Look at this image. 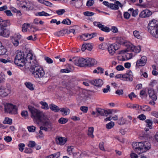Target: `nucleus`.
Wrapping results in <instances>:
<instances>
[{"instance_id":"obj_13","label":"nucleus","mask_w":158,"mask_h":158,"mask_svg":"<svg viewBox=\"0 0 158 158\" xmlns=\"http://www.w3.org/2000/svg\"><path fill=\"white\" fill-rule=\"evenodd\" d=\"M94 25L95 26H97L101 29L102 31L106 32H109L110 30L108 27H105L100 22H94L93 23Z\"/></svg>"},{"instance_id":"obj_2","label":"nucleus","mask_w":158,"mask_h":158,"mask_svg":"<svg viewBox=\"0 0 158 158\" xmlns=\"http://www.w3.org/2000/svg\"><path fill=\"white\" fill-rule=\"evenodd\" d=\"M28 108L31 113V117L34 120L40 122L47 119V117L42 112L34 107L29 106Z\"/></svg>"},{"instance_id":"obj_30","label":"nucleus","mask_w":158,"mask_h":158,"mask_svg":"<svg viewBox=\"0 0 158 158\" xmlns=\"http://www.w3.org/2000/svg\"><path fill=\"white\" fill-rule=\"evenodd\" d=\"M60 110L62 112L64 113V114L65 115H68L70 113V110L68 108H61L60 109Z\"/></svg>"},{"instance_id":"obj_44","label":"nucleus","mask_w":158,"mask_h":158,"mask_svg":"<svg viewBox=\"0 0 158 158\" xmlns=\"http://www.w3.org/2000/svg\"><path fill=\"white\" fill-rule=\"evenodd\" d=\"M62 23L64 24L70 25L71 23V22L69 19H64L62 21Z\"/></svg>"},{"instance_id":"obj_23","label":"nucleus","mask_w":158,"mask_h":158,"mask_svg":"<svg viewBox=\"0 0 158 158\" xmlns=\"http://www.w3.org/2000/svg\"><path fill=\"white\" fill-rule=\"evenodd\" d=\"M92 49V46L91 44L89 43H88L86 44H83L81 48V50L83 52L85 51V50H87L89 51L91 50Z\"/></svg>"},{"instance_id":"obj_62","label":"nucleus","mask_w":158,"mask_h":158,"mask_svg":"<svg viewBox=\"0 0 158 158\" xmlns=\"http://www.w3.org/2000/svg\"><path fill=\"white\" fill-rule=\"evenodd\" d=\"M94 3V1L93 0H89L87 2L86 5L88 6H91L93 5Z\"/></svg>"},{"instance_id":"obj_35","label":"nucleus","mask_w":158,"mask_h":158,"mask_svg":"<svg viewBox=\"0 0 158 158\" xmlns=\"http://www.w3.org/2000/svg\"><path fill=\"white\" fill-rule=\"evenodd\" d=\"M104 69L101 67H98L97 69L94 70V73H103Z\"/></svg>"},{"instance_id":"obj_42","label":"nucleus","mask_w":158,"mask_h":158,"mask_svg":"<svg viewBox=\"0 0 158 158\" xmlns=\"http://www.w3.org/2000/svg\"><path fill=\"white\" fill-rule=\"evenodd\" d=\"M133 34L135 37L137 38L138 39H139L141 38V36L140 35V33L139 32L137 31H135L133 32Z\"/></svg>"},{"instance_id":"obj_21","label":"nucleus","mask_w":158,"mask_h":158,"mask_svg":"<svg viewBox=\"0 0 158 158\" xmlns=\"http://www.w3.org/2000/svg\"><path fill=\"white\" fill-rule=\"evenodd\" d=\"M97 34L96 33H93L91 34H85L82 35L81 36V39H83L84 37L87 38V39L84 40H86L96 36L97 35Z\"/></svg>"},{"instance_id":"obj_45","label":"nucleus","mask_w":158,"mask_h":158,"mask_svg":"<svg viewBox=\"0 0 158 158\" xmlns=\"http://www.w3.org/2000/svg\"><path fill=\"white\" fill-rule=\"evenodd\" d=\"M73 149L74 147L73 146H69L68 147L67 151L69 155H71L73 154L72 152Z\"/></svg>"},{"instance_id":"obj_7","label":"nucleus","mask_w":158,"mask_h":158,"mask_svg":"<svg viewBox=\"0 0 158 158\" xmlns=\"http://www.w3.org/2000/svg\"><path fill=\"white\" fill-rule=\"evenodd\" d=\"M113 40H115L116 42L113 44L110 45L108 48V50L109 53L111 55H113L115 53V52L118 49V39L117 37H114Z\"/></svg>"},{"instance_id":"obj_24","label":"nucleus","mask_w":158,"mask_h":158,"mask_svg":"<svg viewBox=\"0 0 158 158\" xmlns=\"http://www.w3.org/2000/svg\"><path fill=\"white\" fill-rule=\"evenodd\" d=\"M49 108L52 111L55 112H58L60 110V109L58 106L53 104L50 105Z\"/></svg>"},{"instance_id":"obj_31","label":"nucleus","mask_w":158,"mask_h":158,"mask_svg":"<svg viewBox=\"0 0 158 158\" xmlns=\"http://www.w3.org/2000/svg\"><path fill=\"white\" fill-rule=\"evenodd\" d=\"M140 109L143 111H149L151 110V108L147 105L140 106Z\"/></svg>"},{"instance_id":"obj_37","label":"nucleus","mask_w":158,"mask_h":158,"mask_svg":"<svg viewBox=\"0 0 158 158\" xmlns=\"http://www.w3.org/2000/svg\"><path fill=\"white\" fill-rule=\"evenodd\" d=\"M35 15L39 16H47L50 15L49 14L44 11L38 12Z\"/></svg>"},{"instance_id":"obj_55","label":"nucleus","mask_w":158,"mask_h":158,"mask_svg":"<svg viewBox=\"0 0 158 158\" xmlns=\"http://www.w3.org/2000/svg\"><path fill=\"white\" fill-rule=\"evenodd\" d=\"M44 59L46 62L48 64H52L53 62V60L48 57H45Z\"/></svg>"},{"instance_id":"obj_5","label":"nucleus","mask_w":158,"mask_h":158,"mask_svg":"<svg viewBox=\"0 0 158 158\" xmlns=\"http://www.w3.org/2000/svg\"><path fill=\"white\" fill-rule=\"evenodd\" d=\"M127 49L119 51V54L123 53H125L128 51L134 52L135 53L139 52L141 51V47L140 46L136 47L134 46L132 44L130 45Z\"/></svg>"},{"instance_id":"obj_64","label":"nucleus","mask_w":158,"mask_h":158,"mask_svg":"<svg viewBox=\"0 0 158 158\" xmlns=\"http://www.w3.org/2000/svg\"><path fill=\"white\" fill-rule=\"evenodd\" d=\"M32 152V150L30 148H26L24 150V152L27 153H31Z\"/></svg>"},{"instance_id":"obj_33","label":"nucleus","mask_w":158,"mask_h":158,"mask_svg":"<svg viewBox=\"0 0 158 158\" xmlns=\"http://www.w3.org/2000/svg\"><path fill=\"white\" fill-rule=\"evenodd\" d=\"M94 131V128L93 127H90L89 128L88 135L89 136L92 138H93L94 136L93 134Z\"/></svg>"},{"instance_id":"obj_25","label":"nucleus","mask_w":158,"mask_h":158,"mask_svg":"<svg viewBox=\"0 0 158 158\" xmlns=\"http://www.w3.org/2000/svg\"><path fill=\"white\" fill-rule=\"evenodd\" d=\"M10 34V31L7 29L4 28L1 35L4 37H7L9 36Z\"/></svg>"},{"instance_id":"obj_49","label":"nucleus","mask_w":158,"mask_h":158,"mask_svg":"<svg viewBox=\"0 0 158 158\" xmlns=\"http://www.w3.org/2000/svg\"><path fill=\"white\" fill-rule=\"evenodd\" d=\"M65 11L64 9H60L56 11V13L58 15H61L65 12Z\"/></svg>"},{"instance_id":"obj_56","label":"nucleus","mask_w":158,"mask_h":158,"mask_svg":"<svg viewBox=\"0 0 158 158\" xmlns=\"http://www.w3.org/2000/svg\"><path fill=\"white\" fill-rule=\"evenodd\" d=\"M40 122H42L44 123V125L45 127H47L48 124L50 123V122L48 121V118H47V119L45 120H44L43 121H40Z\"/></svg>"},{"instance_id":"obj_48","label":"nucleus","mask_w":158,"mask_h":158,"mask_svg":"<svg viewBox=\"0 0 158 158\" xmlns=\"http://www.w3.org/2000/svg\"><path fill=\"white\" fill-rule=\"evenodd\" d=\"M35 127L33 126H28L27 128L30 132H34L35 130Z\"/></svg>"},{"instance_id":"obj_16","label":"nucleus","mask_w":158,"mask_h":158,"mask_svg":"<svg viewBox=\"0 0 158 158\" xmlns=\"http://www.w3.org/2000/svg\"><path fill=\"white\" fill-rule=\"evenodd\" d=\"M55 139L56 143L60 145H64L67 141L65 138L62 137L56 136Z\"/></svg>"},{"instance_id":"obj_3","label":"nucleus","mask_w":158,"mask_h":158,"mask_svg":"<svg viewBox=\"0 0 158 158\" xmlns=\"http://www.w3.org/2000/svg\"><path fill=\"white\" fill-rule=\"evenodd\" d=\"M25 56L23 52H19L17 53L14 61L15 64L20 67H23L25 64L27 65L25 63Z\"/></svg>"},{"instance_id":"obj_34","label":"nucleus","mask_w":158,"mask_h":158,"mask_svg":"<svg viewBox=\"0 0 158 158\" xmlns=\"http://www.w3.org/2000/svg\"><path fill=\"white\" fill-rule=\"evenodd\" d=\"M25 84L26 87L31 90H33L34 89V88L33 84L30 82H26Z\"/></svg>"},{"instance_id":"obj_28","label":"nucleus","mask_w":158,"mask_h":158,"mask_svg":"<svg viewBox=\"0 0 158 158\" xmlns=\"http://www.w3.org/2000/svg\"><path fill=\"white\" fill-rule=\"evenodd\" d=\"M40 103L42 105L41 108L44 110H47L49 108L48 104L45 102L41 101Z\"/></svg>"},{"instance_id":"obj_61","label":"nucleus","mask_w":158,"mask_h":158,"mask_svg":"<svg viewBox=\"0 0 158 158\" xmlns=\"http://www.w3.org/2000/svg\"><path fill=\"white\" fill-rule=\"evenodd\" d=\"M88 108L85 106H82L80 107V110L83 112L86 113L88 111Z\"/></svg>"},{"instance_id":"obj_22","label":"nucleus","mask_w":158,"mask_h":158,"mask_svg":"<svg viewBox=\"0 0 158 158\" xmlns=\"http://www.w3.org/2000/svg\"><path fill=\"white\" fill-rule=\"evenodd\" d=\"M91 83L94 85L99 87L101 86L103 83L102 80L100 79L92 81Z\"/></svg>"},{"instance_id":"obj_27","label":"nucleus","mask_w":158,"mask_h":158,"mask_svg":"<svg viewBox=\"0 0 158 158\" xmlns=\"http://www.w3.org/2000/svg\"><path fill=\"white\" fill-rule=\"evenodd\" d=\"M60 156V153L59 152H57L56 153L50 155L45 158H58Z\"/></svg>"},{"instance_id":"obj_36","label":"nucleus","mask_w":158,"mask_h":158,"mask_svg":"<svg viewBox=\"0 0 158 158\" xmlns=\"http://www.w3.org/2000/svg\"><path fill=\"white\" fill-rule=\"evenodd\" d=\"M7 21L3 20L0 17V26L3 27H6L7 25Z\"/></svg>"},{"instance_id":"obj_1","label":"nucleus","mask_w":158,"mask_h":158,"mask_svg":"<svg viewBox=\"0 0 158 158\" xmlns=\"http://www.w3.org/2000/svg\"><path fill=\"white\" fill-rule=\"evenodd\" d=\"M32 56H31L28 58L30 61L28 63L29 68L30 66V68L32 70V74L34 77L36 78H41L43 77L45 74L43 68L39 65L37 61L35 59H32Z\"/></svg>"},{"instance_id":"obj_18","label":"nucleus","mask_w":158,"mask_h":158,"mask_svg":"<svg viewBox=\"0 0 158 158\" xmlns=\"http://www.w3.org/2000/svg\"><path fill=\"white\" fill-rule=\"evenodd\" d=\"M146 62V57L143 56L141 57L140 59L138 60L136 62L137 66H142L145 65Z\"/></svg>"},{"instance_id":"obj_43","label":"nucleus","mask_w":158,"mask_h":158,"mask_svg":"<svg viewBox=\"0 0 158 158\" xmlns=\"http://www.w3.org/2000/svg\"><path fill=\"white\" fill-rule=\"evenodd\" d=\"M0 88H1V90H0V92L2 93V94H0V95L4 96H7L8 95V93L6 92V90H8V89H4L2 88V86H0Z\"/></svg>"},{"instance_id":"obj_6","label":"nucleus","mask_w":158,"mask_h":158,"mask_svg":"<svg viewBox=\"0 0 158 158\" xmlns=\"http://www.w3.org/2000/svg\"><path fill=\"white\" fill-rule=\"evenodd\" d=\"M69 61H72L75 64L78 66L83 67L85 65V59L82 58L74 57L70 58Z\"/></svg>"},{"instance_id":"obj_14","label":"nucleus","mask_w":158,"mask_h":158,"mask_svg":"<svg viewBox=\"0 0 158 158\" xmlns=\"http://www.w3.org/2000/svg\"><path fill=\"white\" fill-rule=\"evenodd\" d=\"M147 89L150 98H151L153 101H156L157 98L154 89L151 88H149Z\"/></svg>"},{"instance_id":"obj_41","label":"nucleus","mask_w":158,"mask_h":158,"mask_svg":"<svg viewBox=\"0 0 158 158\" xmlns=\"http://www.w3.org/2000/svg\"><path fill=\"white\" fill-rule=\"evenodd\" d=\"M36 145L35 143L33 141H30L28 142L27 144V146L29 148H33Z\"/></svg>"},{"instance_id":"obj_46","label":"nucleus","mask_w":158,"mask_h":158,"mask_svg":"<svg viewBox=\"0 0 158 158\" xmlns=\"http://www.w3.org/2000/svg\"><path fill=\"white\" fill-rule=\"evenodd\" d=\"M114 125V123L112 121L110 122L106 125V128L108 129L111 128Z\"/></svg>"},{"instance_id":"obj_9","label":"nucleus","mask_w":158,"mask_h":158,"mask_svg":"<svg viewBox=\"0 0 158 158\" xmlns=\"http://www.w3.org/2000/svg\"><path fill=\"white\" fill-rule=\"evenodd\" d=\"M142 142L133 143L132 146L134 151L140 154L143 153V149L142 148Z\"/></svg>"},{"instance_id":"obj_52","label":"nucleus","mask_w":158,"mask_h":158,"mask_svg":"<svg viewBox=\"0 0 158 158\" xmlns=\"http://www.w3.org/2000/svg\"><path fill=\"white\" fill-rule=\"evenodd\" d=\"M19 150L21 152H23L25 146L23 143H20L19 144Z\"/></svg>"},{"instance_id":"obj_12","label":"nucleus","mask_w":158,"mask_h":158,"mask_svg":"<svg viewBox=\"0 0 158 158\" xmlns=\"http://www.w3.org/2000/svg\"><path fill=\"white\" fill-rule=\"evenodd\" d=\"M132 73V72L130 71L129 74L126 73L124 75L119 74V78L124 81H132L133 80Z\"/></svg>"},{"instance_id":"obj_57","label":"nucleus","mask_w":158,"mask_h":158,"mask_svg":"<svg viewBox=\"0 0 158 158\" xmlns=\"http://www.w3.org/2000/svg\"><path fill=\"white\" fill-rule=\"evenodd\" d=\"M138 118H139L140 120H144L146 119V117L144 114H142L139 115L138 116Z\"/></svg>"},{"instance_id":"obj_20","label":"nucleus","mask_w":158,"mask_h":158,"mask_svg":"<svg viewBox=\"0 0 158 158\" xmlns=\"http://www.w3.org/2000/svg\"><path fill=\"white\" fill-rule=\"evenodd\" d=\"M119 44L127 47V48L130 45H131V43L126 40L125 38L120 37L119 39Z\"/></svg>"},{"instance_id":"obj_60","label":"nucleus","mask_w":158,"mask_h":158,"mask_svg":"<svg viewBox=\"0 0 158 158\" xmlns=\"http://www.w3.org/2000/svg\"><path fill=\"white\" fill-rule=\"evenodd\" d=\"M130 12H125L124 14V17L126 19H129L130 17Z\"/></svg>"},{"instance_id":"obj_19","label":"nucleus","mask_w":158,"mask_h":158,"mask_svg":"<svg viewBox=\"0 0 158 158\" xmlns=\"http://www.w3.org/2000/svg\"><path fill=\"white\" fill-rule=\"evenodd\" d=\"M151 144L149 142L145 141L142 143V148L143 149V152L149 150L151 148Z\"/></svg>"},{"instance_id":"obj_54","label":"nucleus","mask_w":158,"mask_h":158,"mask_svg":"<svg viewBox=\"0 0 158 158\" xmlns=\"http://www.w3.org/2000/svg\"><path fill=\"white\" fill-rule=\"evenodd\" d=\"M12 42L13 45L15 46L16 47L18 45L19 42L18 40L15 38H14L12 40Z\"/></svg>"},{"instance_id":"obj_11","label":"nucleus","mask_w":158,"mask_h":158,"mask_svg":"<svg viewBox=\"0 0 158 158\" xmlns=\"http://www.w3.org/2000/svg\"><path fill=\"white\" fill-rule=\"evenodd\" d=\"M20 5L21 7L23 8H26L27 10H31L33 9V4L31 2L29 1H24L22 2H21Z\"/></svg>"},{"instance_id":"obj_38","label":"nucleus","mask_w":158,"mask_h":158,"mask_svg":"<svg viewBox=\"0 0 158 158\" xmlns=\"http://www.w3.org/2000/svg\"><path fill=\"white\" fill-rule=\"evenodd\" d=\"M3 123L5 124H11L12 123V120L6 117Z\"/></svg>"},{"instance_id":"obj_58","label":"nucleus","mask_w":158,"mask_h":158,"mask_svg":"<svg viewBox=\"0 0 158 158\" xmlns=\"http://www.w3.org/2000/svg\"><path fill=\"white\" fill-rule=\"evenodd\" d=\"M110 91V86L109 85L106 86V88H104L103 89V91L105 93H107L108 91Z\"/></svg>"},{"instance_id":"obj_53","label":"nucleus","mask_w":158,"mask_h":158,"mask_svg":"<svg viewBox=\"0 0 158 158\" xmlns=\"http://www.w3.org/2000/svg\"><path fill=\"white\" fill-rule=\"evenodd\" d=\"M83 14L87 16H91L93 15L94 14V13L89 11L84 12Z\"/></svg>"},{"instance_id":"obj_40","label":"nucleus","mask_w":158,"mask_h":158,"mask_svg":"<svg viewBox=\"0 0 158 158\" xmlns=\"http://www.w3.org/2000/svg\"><path fill=\"white\" fill-rule=\"evenodd\" d=\"M145 122L147 124V127H149V128H151L152 124V121L149 119H147L145 121Z\"/></svg>"},{"instance_id":"obj_50","label":"nucleus","mask_w":158,"mask_h":158,"mask_svg":"<svg viewBox=\"0 0 158 158\" xmlns=\"http://www.w3.org/2000/svg\"><path fill=\"white\" fill-rule=\"evenodd\" d=\"M21 115L23 117L25 118L27 117L28 116V112L26 110L23 111L21 113Z\"/></svg>"},{"instance_id":"obj_15","label":"nucleus","mask_w":158,"mask_h":158,"mask_svg":"<svg viewBox=\"0 0 158 158\" xmlns=\"http://www.w3.org/2000/svg\"><path fill=\"white\" fill-rule=\"evenodd\" d=\"M97 61L92 58H86L85 59V65L92 66L96 64Z\"/></svg>"},{"instance_id":"obj_17","label":"nucleus","mask_w":158,"mask_h":158,"mask_svg":"<svg viewBox=\"0 0 158 158\" xmlns=\"http://www.w3.org/2000/svg\"><path fill=\"white\" fill-rule=\"evenodd\" d=\"M152 14V12L148 9L144 10L141 11L139 15L140 17L145 18L148 17Z\"/></svg>"},{"instance_id":"obj_59","label":"nucleus","mask_w":158,"mask_h":158,"mask_svg":"<svg viewBox=\"0 0 158 158\" xmlns=\"http://www.w3.org/2000/svg\"><path fill=\"white\" fill-rule=\"evenodd\" d=\"M146 89H144L143 90H141L140 92V95H144L145 96H147V94L146 93Z\"/></svg>"},{"instance_id":"obj_39","label":"nucleus","mask_w":158,"mask_h":158,"mask_svg":"<svg viewBox=\"0 0 158 158\" xmlns=\"http://www.w3.org/2000/svg\"><path fill=\"white\" fill-rule=\"evenodd\" d=\"M68 121L67 118H61L58 120V122L59 123L61 124H64L66 123Z\"/></svg>"},{"instance_id":"obj_32","label":"nucleus","mask_w":158,"mask_h":158,"mask_svg":"<svg viewBox=\"0 0 158 158\" xmlns=\"http://www.w3.org/2000/svg\"><path fill=\"white\" fill-rule=\"evenodd\" d=\"M116 3L117 5L110 3L109 7H110L111 9L113 10H116L118 9V1H117Z\"/></svg>"},{"instance_id":"obj_29","label":"nucleus","mask_w":158,"mask_h":158,"mask_svg":"<svg viewBox=\"0 0 158 158\" xmlns=\"http://www.w3.org/2000/svg\"><path fill=\"white\" fill-rule=\"evenodd\" d=\"M30 26V24L28 23H24L22 27V30L23 32H25L27 31V30Z\"/></svg>"},{"instance_id":"obj_63","label":"nucleus","mask_w":158,"mask_h":158,"mask_svg":"<svg viewBox=\"0 0 158 158\" xmlns=\"http://www.w3.org/2000/svg\"><path fill=\"white\" fill-rule=\"evenodd\" d=\"M11 60L9 59L6 60L4 59H0V61L5 64L7 62H11Z\"/></svg>"},{"instance_id":"obj_47","label":"nucleus","mask_w":158,"mask_h":158,"mask_svg":"<svg viewBox=\"0 0 158 158\" xmlns=\"http://www.w3.org/2000/svg\"><path fill=\"white\" fill-rule=\"evenodd\" d=\"M6 52V50L2 45L1 47H0V55H3Z\"/></svg>"},{"instance_id":"obj_51","label":"nucleus","mask_w":158,"mask_h":158,"mask_svg":"<svg viewBox=\"0 0 158 158\" xmlns=\"http://www.w3.org/2000/svg\"><path fill=\"white\" fill-rule=\"evenodd\" d=\"M133 54L131 53H127L125 55V57L127 60L131 59L133 57Z\"/></svg>"},{"instance_id":"obj_10","label":"nucleus","mask_w":158,"mask_h":158,"mask_svg":"<svg viewBox=\"0 0 158 158\" xmlns=\"http://www.w3.org/2000/svg\"><path fill=\"white\" fill-rule=\"evenodd\" d=\"M96 109L97 112L99 115L104 116H107L108 114H112L114 111L110 110H106L99 108H96Z\"/></svg>"},{"instance_id":"obj_8","label":"nucleus","mask_w":158,"mask_h":158,"mask_svg":"<svg viewBox=\"0 0 158 158\" xmlns=\"http://www.w3.org/2000/svg\"><path fill=\"white\" fill-rule=\"evenodd\" d=\"M5 110L7 112L11 114L17 113V108L15 105L12 104H7L5 106Z\"/></svg>"},{"instance_id":"obj_26","label":"nucleus","mask_w":158,"mask_h":158,"mask_svg":"<svg viewBox=\"0 0 158 158\" xmlns=\"http://www.w3.org/2000/svg\"><path fill=\"white\" fill-rule=\"evenodd\" d=\"M128 11L130 12L131 14H132V15L133 16L135 17L138 14V10L137 9L135 10H134L133 8H130L129 9Z\"/></svg>"},{"instance_id":"obj_4","label":"nucleus","mask_w":158,"mask_h":158,"mask_svg":"<svg viewBox=\"0 0 158 158\" xmlns=\"http://www.w3.org/2000/svg\"><path fill=\"white\" fill-rule=\"evenodd\" d=\"M155 20H152L150 21L148 26L149 31L154 36L158 37V24L155 22Z\"/></svg>"}]
</instances>
